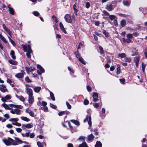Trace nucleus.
<instances>
[{
    "instance_id": "nucleus-1",
    "label": "nucleus",
    "mask_w": 147,
    "mask_h": 147,
    "mask_svg": "<svg viewBox=\"0 0 147 147\" xmlns=\"http://www.w3.org/2000/svg\"><path fill=\"white\" fill-rule=\"evenodd\" d=\"M15 140L12 138H4L3 139V141L5 145L7 146L10 145H17L24 143L28 144V143L26 142H22L19 138H14Z\"/></svg>"
},
{
    "instance_id": "nucleus-2",
    "label": "nucleus",
    "mask_w": 147,
    "mask_h": 147,
    "mask_svg": "<svg viewBox=\"0 0 147 147\" xmlns=\"http://www.w3.org/2000/svg\"><path fill=\"white\" fill-rule=\"evenodd\" d=\"M86 121H88V124L90 127L92 125L91 118V116L90 115H87L85 119L84 120V122H86Z\"/></svg>"
},
{
    "instance_id": "nucleus-3",
    "label": "nucleus",
    "mask_w": 147,
    "mask_h": 147,
    "mask_svg": "<svg viewBox=\"0 0 147 147\" xmlns=\"http://www.w3.org/2000/svg\"><path fill=\"white\" fill-rule=\"evenodd\" d=\"M10 112L13 114H16L17 115H20L21 113V110L17 108L13 109H12L10 111Z\"/></svg>"
},
{
    "instance_id": "nucleus-4",
    "label": "nucleus",
    "mask_w": 147,
    "mask_h": 147,
    "mask_svg": "<svg viewBox=\"0 0 147 147\" xmlns=\"http://www.w3.org/2000/svg\"><path fill=\"white\" fill-rule=\"evenodd\" d=\"M26 92L28 96L33 95V90L30 88H26Z\"/></svg>"
},
{
    "instance_id": "nucleus-5",
    "label": "nucleus",
    "mask_w": 147,
    "mask_h": 147,
    "mask_svg": "<svg viewBox=\"0 0 147 147\" xmlns=\"http://www.w3.org/2000/svg\"><path fill=\"white\" fill-rule=\"evenodd\" d=\"M65 18L66 21L68 23H71L72 20L70 15L69 14H66L65 16Z\"/></svg>"
},
{
    "instance_id": "nucleus-6",
    "label": "nucleus",
    "mask_w": 147,
    "mask_h": 147,
    "mask_svg": "<svg viewBox=\"0 0 147 147\" xmlns=\"http://www.w3.org/2000/svg\"><path fill=\"white\" fill-rule=\"evenodd\" d=\"M11 96L10 95H7L5 97H3L1 98L2 101L4 102H5L7 100H9L11 98Z\"/></svg>"
},
{
    "instance_id": "nucleus-7",
    "label": "nucleus",
    "mask_w": 147,
    "mask_h": 147,
    "mask_svg": "<svg viewBox=\"0 0 147 147\" xmlns=\"http://www.w3.org/2000/svg\"><path fill=\"white\" fill-rule=\"evenodd\" d=\"M28 50L26 53V55L28 58H30L31 57L30 53H31L32 52V50L30 45H28Z\"/></svg>"
},
{
    "instance_id": "nucleus-8",
    "label": "nucleus",
    "mask_w": 147,
    "mask_h": 147,
    "mask_svg": "<svg viewBox=\"0 0 147 147\" xmlns=\"http://www.w3.org/2000/svg\"><path fill=\"white\" fill-rule=\"evenodd\" d=\"M22 73H18L15 75L16 77L18 78H22L24 76V74L25 73L23 70H21Z\"/></svg>"
},
{
    "instance_id": "nucleus-9",
    "label": "nucleus",
    "mask_w": 147,
    "mask_h": 147,
    "mask_svg": "<svg viewBox=\"0 0 147 147\" xmlns=\"http://www.w3.org/2000/svg\"><path fill=\"white\" fill-rule=\"evenodd\" d=\"M92 97L93 98V101L94 102H96L98 100V96L97 93L96 92H94Z\"/></svg>"
},
{
    "instance_id": "nucleus-10",
    "label": "nucleus",
    "mask_w": 147,
    "mask_h": 147,
    "mask_svg": "<svg viewBox=\"0 0 147 147\" xmlns=\"http://www.w3.org/2000/svg\"><path fill=\"white\" fill-rule=\"evenodd\" d=\"M28 101L29 104H32L34 101V98L33 95L28 96Z\"/></svg>"
},
{
    "instance_id": "nucleus-11",
    "label": "nucleus",
    "mask_w": 147,
    "mask_h": 147,
    "mask_svg": "<svg viewBox=\"0 0 147 147\" xmlns=\"http://www.w3.org/2000/svg\"><path fill=\"white\" fill-rule=\"evenodd\" d=\"M9 106L11 107H14L16 108L22 109L23 107L21 105H18L13 104H10L9 105Z\"/></svg>"
},
{
    "instance_id": "nucleus-12",
    "label": "nucleus",
    "mask_w": 147,
    "mask_h": 147,
    "mask_svg": "<svg viewBox=\"0 0 147 147\" xmlns=\"http://www.w3.org/2000/svg\"><path fill=\"white\" fill-rule=\"evenodd\" d=\"M3 26L4 30L6 31L10 36H11V32L9 29L5 26L4 24H3Z\"/></svg>"
},
{
    "instance_id": "nucleus-13",
    "label": "nucleus",
    "mask_w": 147,
    "mask_h": 147,
    "mask_svg": "<svg viewBox=\"0 0 147 147\" xmlns=\"http://www.w3.org/2000/svg\"><path fill=\"white\" fill-rule=\"evenodd\" d=\"M26 113H29V115L32 117L34 116V112L32 111L31 110H30L29 109L27 108L26 110Z\"/></svg>"
},
{
    "instance_id": "nucleus-14",
    "label": "nucleus",
    "mask_w": 147,
    "mask_h": 147,
    "mask_svg": "<svg viewBox=\"0 0 147 147\" xmlns=\"http://www.w3.org/2000/svg\"><path fill=\"white\" fill-rule=\"evenodd\" d=\"M68 124L69 128L70 129L72 133L77 131V129L75 127H73L70 124V123H69Z\"/></svg>"
},
{
    "instance_id": "nucleus-15",
    "label": "nucleus",
    "mask_w": 147,
    "mask_h": 147,
    "mask_svg": "<svg viewBox=\"0 0 147 147\" xmlns=\"http://www.w3.org/2000/svg\"><path fill=\"white\" fill-rule=\"evenodd\" d=\"M2 87H0V90L3 92H4L7 91V89L6 88L5 86L3 85H1Z\"/></svg>"
},
{
    "instance_id": "nucleus-16",
    "label": "nucleus",
    "mask_w": 147,
    "mask_h": 147,
    "mask_svg": "<svg viewBox=\"0 0 147 147\" xmlns=\"http://www.w3.org/2000/svg\"><path fill=\"white\" fill-rule=\"evenodd\" d=\"M9 5H9L8 6V7L9 8V13L11 15H14L15 12L14 10L11 7H9Z\"/></svg>"
},
{
    "instance_id": "nucleus-17",
    "label": "nucleus",
    "mask_w": 147,
    "mask_h": 147,
    "mask_svg": "<svg viewBox=\"0 0 147 147\" xmlns=\"http://www.w3.org/2000/svg\"><path fill=\"white\" fill-rule=\"evenodd\" d=\"M41 87L40 86H36L34 88V89L35 92L38 93L41 90Z\"/></svg>"
},
{
    "instance_id": "nucleus-18",
    "label": "nucleus",
    "mask_w": 147,
    "mask_h": 147,
    "mask_svg": "<svg viewBox=\"0 0 147 147\" xmlns=\"http://www.w3.org/2000/svg\"><path fill=\"white\" fill-rule=\"evenodd\" d=\"M138 51L136 49H134L132 52V56H134L138 55Z\"/></svg>"
},
{
    "instance_id": "nucleus-19",
    "label": "nucleus",
    "mask_w": 147,
    "mask_h": 147,
    "mask_svg": "<svg viewBox=\"0 0 147 147\" xmlns=\"http://www.w3.org/2000/svg\"><path fill=\"white\" fill-rule=\"evenodd\" d=\"M106 8L108 11H111L113 9V8L112 7V5L111 4L109 5H107Z\"/></svg>"
},
{
    "instance_id": "nucleus-20",
    "label": "nucleus",
    "mask_w": 147,
    "mask_h": 147,
    "mask_svg": "<svg viewBox=\"0 0 147 147\" xmlns=\"http://www.w3.org/2000/svg\"><path fill=\"white\" fill-rule=\"evenodd\" d=\"M16 96L17 98L22 101L24 102L25 100L24 98L22 96H18L16 95Z\"/></svg>"
},
{
    "instance_id": "nucleus-21",
    "label": "nucleus",
    "mask_w": 147,
    "mask_h": 147,
    "mask_svg": "<svg viewBox=\"0 0 147 147\" xmlns=\"http://www.w3.org/2000/svg\"><path fill=\"white\" fill-rule=\"evenodd\" d=\"M10 54L13 59H16V57L15 55V52L13 51V50L11 51Z\"/></svg>"
},
{
    "instance_id": "nucleus-22",
    "label": "nucleus",
    "mask_w": 147,
    "mask_h": 147,
    "mask_svg": "<svg viewBox=\"0 0 147 147\" xmlns=\"http://www.w3.org/2000/svg\"><path fill=\"white\" fill-rule=\"evenodd\" d=\"M22 48H23L24 51V52H28V46H27L23 45H22Z\"/></svg>"
},
{
    "instance_id": "nucleus-23",
    "label": "nucleus",
    "mask_w": 147,
    "mask_h": 147,
    "mask_svg": "<svg viewBox=\"0 0 147 147\" xmlns=\"http://www.w3.org/2000/svg\"><path fill=\"white\" fill-rule=\"evenodd\" d=\"M102 144L100 141H97L95 146V147H102Z\"/></svg>"
},
{
    "instance_id": "nucleus-24",
    "label": "nucleus",
    "mask_w": 147,
    "mask_h": 147,
    "mask_svg": "<svg viewBox=\"0 0 147 147\" xmlns=\"http://www.w3.org/2000/svg\"><path fill=\"white\" fill-rule=\"evenodd\" d=\"M25 126L26 128L28 129L31 128L33 127V125L32 123H29L26 125H23Z\"/></svg>"
},
{
    "instance_id": "nucleus-25",
    "label": "nucleus",
    "mask_w": 147,
    "mask_h": 147,
    "mask_svg": "<svg viewBox=\"0 0 147 147\" xmlns=\"http://www.w3.org/2000/svg\"><path fill=\"white\" fill-rule=\"evenodd\" d=\"M2 105L5 109H9L11 110L12 109L11 108H9L8 105L5 103L3 104H2Z\"/></svg>"
},
{
    "instance_id": "nucleus-26",
    "label": "nucleus",
    "mask_w": 147,
    "mask_h": 147,
    "mask_svg": "<svg viewBox=\"0 0 147 147\" xmlns=\"http://www.w3.org/2000/svg\"><path fill=\"white\" fill-rule=\"evenodd\" d=\"M21 119L23 121H26V122H29L30 121V119L27 118L26 117H21Z\"/></svg>"
},
{
    "instance_id": "nucleus-27",
    "label": "nucleus",
    "mask_w": 147,
    "mask_h": 147,
    "mask_svg": "<svg viewBox=\"0 0 147 147\" xmlns=\"http://www.w3.org/2000/svg\"><path fill=\"white\" fill-rule=\"evenodd\" d=\"M126 24V21L124 20H121L120 22V24L121 26L122 27H123L125 26Z\"/></svg>"
},
{
    "instance_id": "nucleus-28",
    "label": "nucleus",
    "mask_w": 147,
    "mask_h": 147,
    "mask_svg": "<svg viewBox=\"0 0 147 147\" xmlns=\"http://www.w3.org/2000/svg\"><path fill=\"white\" fill-rule=\"evenodd\" d=\"M37 67L41 73H43L45 71L44 69L40 65H37Z\"/></svg>"
},
{
    "instance_id": "nucleus-29",
    "label": "nucleus",
    "mask_w": 147,
    "mask_h": 147,
    "mask_svg": "<svg viewBox=\"0 0 147 147\" xmlns=\"http://www.w3.org/2000/svg\"><path fill=\"white\" fill-rule=\"evenodd\" d=\"M8 62L10 63L15 65H16L17 63V62L16 61L12 60H9L8 61Z\"/></svg>"
},
{
    "instance_id": "nucleus-30",
    "label": "nucleus",
    "mask_w": 147,
    "mask_h": 147,
    "mask_svg": "<svg viewBox=\"0 0 147 147\" xmlns=\"http://www.w3.org/2000/svg\"><path fill=\"white\" fill-rule=\"evenodd\" d=\"M71 121L77 125H80L79 122L78 121L75 120H71Z\"/></svg>"
},
{
    "instance_id": "nucleus-31",
    "label": "nucleus",
    "mask_w": 147,
    "mask_h": 147,
    "mask_svg": "<svg viewBox=\"0 0 147 147\" xmlns=\"http://www.w3.org/2000/svg\"><path fill=\"white\" fill-rule=\"evenodd\" d=\"M73 8L74 10V13L75 15L77 16V12L78 11V10L76 9V4H75L74 5Z\"/></svg>"
},
{
    "instance_id": "nucleus-32",
    "label": "nucleus",
    "mask_w": 147,
    "mask_h": 147,
    "mask_svg": "<svg viewBox=\"0 0 147 147\" xmlns=\"http://www.w3.org/2000/svg\"><path fill=\"white\" fill-rule=\"evenodd\" d=\"M0 38L5 43H7V41L6 39L1 34H0Z\"/></svg>"
},
{
    "instance_id": "nucleus-33",
    "label": "nucleus",
    "mask_w": 147,
    "mask_h": 147,
    "mask_svg": "<svg viewBox=\"0 0 147 147\" xmlns=\"http://www.w3.org/2000/svg\"><path fill=\"white\" fill-rule=\"evenodd\" d=\"M120 73V66L119 65H117V68L116 73L117 75L119 74Z\"/></svg>"
},
{
    "instance_id": "nucleus-34",
    "label": "nucleus",
    "mask_w": 147,
    "mask_h": 147,
    "mask_svg": "<svg viewBox=\"0 0 147 147\" xmlns=\"http://www.w3.org/2000/svg\"><path fill=\"white\" fill-rule=\"evenodd\" d=\"M123 42H127V43H129L131 42V40L129 38H123Z\"/></svg>"
},
{
    "instance_id": "nucleus-35",
    "label": "nucleus",
    "mask_w": 147,
    "mask_h": 147,
    "mask_svg": "<svg viewBox=\"0 0 147 147\" xmlns=\"http://www.w3.org/2000/svg\"><path fill=\"white\" fill-rule=\"evenodd\" d=\"M126 56V55L125 53H119L118 54V57L121 58L125 57Z\"/></svg>"
},
{
    "instance_id": "nucleus-36",
    "label": "nucleus",
    "mask_w": 147,
    "mask_h": 147,
    "mask_svg": "<svg viewBox=\"0 0 147 147\" xmlns=\"http://www.w3.org/2000/svg\"><path fill=\"white\" fill-rule=\"evenodd\" d=\"M26 71L28 72H31L32 71H33L35 69L34 68H28L27 67H26Z\"/></svg>"
},
{
    "instance_id": "nucleus-37",
    "label": "nucleus",
    "mask_w": 147,
    "mask_h": 147,
    "mask_svg": "<svg viewBox=\"0 0 147 147\" xmlns=\"http://www.w3.org/2000/svg\"><path fill=\"white\" fill-rule=\"evenodd\" d=\"M50 96L52 100L53 101H55V98L53 93L52 92H50Z\"/></svg>"
},
{
    "instance_id": "nucleus-38",
    "label": "nucleus",
    "mask_w": 147,
    "mask_h": 147,
    "mask_svg": "<svg viewBox=\"0 0 147 147\" xmlns=\"http://www.w3.org/2000/svg\"><path fill=\"white\" fill-rule=\"evenodd\" d=\"M123 3L125 6H129L130 5V2L127 1H126L123 2Z\"/></svg>"
},
{
    "instance_id": "nucleus-39",
    "label": "nucleus",
    "mask_w": 147,
    "mask_h": 147,
    "mask_svg": "<svg viewBox=\"0 0 147 147\" xmlns=\"http://www.w3.org/2000/svg\"><path fill=\"white\" fill-rule=\"evenodd\" d=\"M79 61L81 62L82 63L84 64V65L86 64V63L84 62V59L81 57L80 58H79L78 59Z\"/></svg>"
},
{
    "instance_id": "nucleus-40",
    "label": "nucleus",
    "mask_w": 147,
    "mask_h": 147,
    "mask_svg": "<svg viewBox=\"0 0 147 147\" xmlns=\"http://www.w3.org/2000/svg\"><path fill=\"white\" fill-rule=\"evenodd\" d=\"M140 57L139 56L135 57L134 61L135 63H139Z\"/></svg>"
},
{
    "instance_id": "nucleus-41",
    "label": "nucleus",
    "mask_w": 147,
    "mask_h": 147,
    "mask_svg": "<svg viewBox=\"0 0 147 147\" xmlns=\"http://www.w3.org/2000/svg\"><path fill=\"white\" fill-rule=\"evenodd\" d=\"M99 105L101 106L102 105V103H95L94 105V106L96 108H97L98 107Z\"/></svg>"
},
{
    "instance_id": "nucleus-42",
    "label": "nucleus",
    "mask_w": 147,
    "mask_h": 147,
    "mask_svg": "<svg viewBox=\"0 0 147 147\" xmlns=\"http://www.w3.org/2000/svg\"><path fill=\"white\" fill-rule=\"evenodd\" d=\"M102 32L106 37H108L109 36L108 33V32H107L106 31L103 30Z\"/></svg>"
},
{
    "instance_id": "nucleus-43",
    "label": "nucleus",
    "mask_w": 147,
    "mask_h": 147,
    "mask_svg": "<svg viewBox=\"0 0 147 147\" xmlns=\"http://www.w3.org/2000/svg\"><path fill=\"white\" fill-rule=\"evenodd\" d=\"M52 18L53 19V20L56 23L58 22V20L56 17L54 15H53L52 16Z\"/></svg>"
},
{
    "instance_id": "nucleus-44",
    "label": "nucleus",
    "mask_w": 147,
    "mask_h": 147,
    "mask_svg": "<svg viewBox=\"0 0 147 147\" xmlns=\"http://www.w3.org/2000/svg\"><path fill=\"white\" fill-rule=\"evenodd\" d=\"M9 120L10 121H14L16 122L18 121V119L17 118H15L11 119Z\"/></svg>"
},
{
    "instance_id": "nucleus-45",
    "label": "nucleus",
    "mask_w": 147,
    "mask_h": 147,
    "mask_svg": "<svg viewBox=\"0 0 147 147\" xmlns=\"http://www.w3.org/2000/svg\"><path fill=\"white\" fill-rule=\"evenodd\" d=\"M25 80L28 83H30L32 82L31 80L28 77H27L25 78Z\"/></svg>"
},
{
    "instance_id": "nucleus-46",
    "label": "nucleus",
    "mask_w": 147,
    "mask_h": 147,
    "mask_svg": "<svg viewBox=\"0 0 147 147\" xmlns=\"http://www.w3.org/2000/svg\"><path fill=\"white\" fill-rule=\"evenodd\" d=\"M75 53L76 57L78 59L79 58H80L82 57L80 55V54L79 53L78 51H77L76 53Z\"/></svg>"
},
{
    "instance_id": "nucleus-47",
    "label": "nucleus",
    "mask_w": 147,
    "mask_h": 147,
    "mask_svg": "<svg viewBox=\"0 0 147 147\" xmlns=\"http://www.w3.org/2000/svg\"><path fill=\"white\" fill-rule=\"evenodd\" d=\"M11 124H12L13 125H16L17 126H20L21 125V124L20 123H19L17 122H16L15 123H12Z\"/></svg>"
},
{
    "instance_id": "nucleus-48",
    "label": "nucleus",
    "mask_w": 147,
    "mask_h": 147,
    "mask_svg": "<svg viewBox=\"0 0 147 147\" xmlns=\"http://www.w3.org/2000/svg\"><path fill=\"white\" fill-rule=\"evenodd\" d=\"M66 103L68 109H71V105H70L69 103L67 101L66 102Z\"/></svg>"
},
{
    "instance_id": "nucleus-49",
    "label": "nucleus",
    "mask_w": 147,
    "mask_h": 147,
    "mask_svg": "<svg viewBox=\"0 0 147 147\" xmlns=\"http://www.w3.org/2000/svg\"><path fill=\"white\" fill-rule=\"evenodd\" d=\"M30 133L29 132L26 133L25 134H22L23 137H28L30 136Z\"/></svg>"
},
{
    "instance_id": "nucleus-50",
    "label": "nucleus",
    "mask_w": 147,
    "mask_h": 147,
    "mask_svg": "<svg viewBox=\"0 0 147 147\" xmlns=\"http://www.w3.org/2000/svg\"><path fill=\"white\" fill-rule=\"evenodd\" d=\"M33 14L36 16H38L39 15V13L37 11H34L33 12Z\"/></svg>"
},
{
    "instance_id": "nucleus-51",
    "label": "nucleus",
    "mask_w": 147,
    "mask_h": 147,
    "mask_svg": "<svg viewBox=\"0 0 147 147\" xmlns=\"http://www.w3.org/2000/svg\"><path fill=\"white\" fill-rule=\"evenodd\" d=\"M64 115H65V112H64V111H62L59 112L58 113V115L59 116H61Z\"/></svg>"
},
{
    "instance_id": "nucleus-52",
    "label": "nucleus",
    "mask_w": 147,
    "mask_h": 147,
    "mask_svg": "<svg viewBox=\"0 0 147 147\" xmlns=\"http://www.w3.org/2000/svg\"><path fill=\"white\" fill-rule=\"evenodd\" d=\"M109 17L111 20H112L115 19V16L113 15H109Z\"/></svg>"
},
{
    "instance_id": "nucleus-53",
    "label": "nucleus",
    "mask_w": 147,
    "mask_h": 147,
    "mask_svg": "<svg viewBox=\"0 0 147 147\" xmlns=\"http://www.w3.org/2000/svg\"><path fill=\"white\" fill-rule=\"evenodd\" d=\"M102 13L106 16H109V14L105 10H104L102 11Z\"/></svg>"
},
{
    "instance_id": "nucleus-54",
    "label": "nucleus",
    "mask_w": 147,
    "mask_h": 147,
    "mask_svg": "<svg viewBox=\"0 0 147 147\" xmlns=\"http://www.w3.org/2000/svg\"><path fill=\"white\" fill-rule=\"evenodd\" d=\"M50 106L51 107H52V108H53L54 109H55L57 108L56 106L54 105L53 104L50 103Z\"/></svg>"
},
{
    "instance_id": "nucleus-55",
    "label": "nucleus",
    "mask_w": 147,
    "mask_h": 147,
    "mask_svg": "<svg viewBox=\"0 0 147 147\" xmlns=\"http://www.w3.org/2000/svg\"><path fill=\"white\" fill-rule=\"evenodd\" d=\"M99 49L100 51V52L101 53L103 54L104 53V51L103 50V48L101 46L99 47Z\"/></svg>"
},
{
    "instance_id": "nucleus-56",
    "label": "nucleus",
    "mask_w": 147,
    "mask_h": 147,
    "mask_svg": "<svg viewBox=\"0 0 147 147\" xmlns=\"http://www.w3.org/2000/svg\"><path fill=\"white\" fill-rule=\"evenodd\" d=\"M146 67V65L145 64H144V63H142V71L143 72H144V69Z\"/></svg>"
},
{
    "instance_id": "nucleus-57",
    "label": "nucleus",
    "mask_w": 147,
    "mask_h": 147,
    "mask_svg": "<svg viewBox=\"0 0 147 147\" xmlns=\"http://www.w3.org/2000/svg\"><path fill=\"white\" fill-rule=\"evenodd\" d=\"M90 6V4L89 2H87L86 3V8H89Z\"/></svg>"
},
{
    "instance_id": "nucleus-58",
    "label": "nucleus",
    "mask_w": 147,
    "mask_h": 147,
    "mask_svg": "<svg viewBox=\"0 0 147 147\" xmlns=\"http://www.w3.org/2000/svg\"><path fill=\"white\" fill-rule=\"evenodd\" d=\"M37 144L39 147H43L42 145L39 142H37Z\"/></svg>"
},
{
    "instance_id": "nucleus-59",
    "label": "nucleus",
    "mask_w": 147,
    "mask_h": 147,
    "mask_svg": "<svg viewBox=\"0 0 147 147\" xmlns=\"http://www.w3.org/2000/svg\"><path fill=\"white\" fill-rule=\"evenodd\" d=\"M127 36L128 38H131L133 37V36L132 34H127Z\"/></svg>"
},
{
    "instance_id": "nucleus-60",
    "label": "nucleus",
    "mask_w": 147,
    "mask_h": 147,
    "mask_svg": "<svg viewBox=\"0 0 147 147\" xmlns=\"http://www.w3.org/2000/svg\"><path fill=\"white\" fill-rule=\"evenodd\" d=\"M87 89L88 91L91 92V91L92 89L91 87L88 86H87Z\"/></svg>"
},
{
    "instance_id": "nucleus-61",
    "label": "nucleus",
    "mask_w": 147,
    "mask_h": 147,
    "mask_svg": "<svg viewBox=\"0 0 147 147\" xmlns=\"http://www.w3.org/2000/svg\"><path fill=\"white\" fill-rule=\"evenodd\" d=\"M89 103V101L86 100H86H85L84 101V105H87Z\"/></svg>"
},
{
    "instance_id": "nucleus-62",
    "label": "nucleus",
    "mask_w": 147,
    "mask_h": 147,
    "mask_svg": "<svg viewBox=\"0 0 147 147\" xmlns=\"http://www.w3.org/2000/svg\"><path fill=\"white\" fill-rule=\"evenodd\" d=\"M144 54L145 58L147 59V48L145 50Z\"/></svg>"
},
{
    "instance_id": "nucleus-63",
    "label": "nucleus",
    "mask_w": 147,
    "mask_h": 147,
    "mask_svg": "<svg viewBox=\"0 0 147 147\" xmlns=\"http://www.w3.org/2000/svg\"><path fill=\"white\" fill-rule=\"evenodd\" d=\"M125 61L127 62H130L131 61V60L130 58L127 57L125 58Z\"/></svg>"
},
{
    "instance_id": "nucleus-64",
    "label": "nucleus",
    "mask_w": 147,
    "mask_h": 147,
    "mask_svg": "<svg viewBox=\"0 0 147 147\" xmlns=\"http://www.w3.org/2000/svg\"><path fill=\"white\" fill-rule=\"evenodd\" d=\"M16 131L18 132H20L22 131V129L21 128H16Z\"/></svg>"
}]
</instances>
